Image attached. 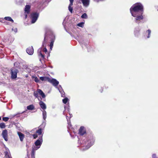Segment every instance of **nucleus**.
Masks as SVG:
<instances>
[{"label": "nucleus", "mask_w": 158, "mask_h": 158, "mask_svg": "<svg viewBox=\"0 0 158 158\" xmlns=\"http://www.w3.org/2000/svg\"><path fill=\"white\" fill-rule=\"evenodd\" d=\"M49 39L51 42L49 45L50 49L52 50L53 45L54 42L55 40V36L52 31L50 29H48L46 32L44 39V41L43 42L42 46L44 48H39L38 50V52L39 56H41L42 58H44V55L43 54V52L46 54H47V56H49V54L47 52V50L46 48V43Z\"/></svg>", "instance_id": "f257e3e1"}, {"label": "nucleus", "mask_w": 158, "mask_h": 158, "mask_svg": "<svg viewBox=\"0 0 158 158\" xmlns=\"http://www.w3.org/2000/svg\"><path fill=\"white\" fill-rule=\"evenodd\" d=\"M143 6L140 3L134 4L130 9L131 15L135 18V22L138 24L141 22V20L143 19Z\"/></svg>", "instance_id": "f03ea898"}, {"label": "nucleus", "mask_w": 158, "mask_h": 158, "mask_svg": "<svg viewBox=\"0 0 158 158\" xmlns=\"http://www.w3.org/2000/svg\"><path fill=\"white\" fill-rule=\"evenodd\" d=\"M83 139V140L82 142V144H84V146H85V147H84L82 148L83 150L89 149L94 144L95 141L94 138L91 134Z\"/></svg>", "instance_id": "7ed1b4c3"}, {"label": "nucleus", "mask_w": 158, "mask_h": 158, "mask_svg": "<svg viewBox=\"0 0 158 158\" xmlns=\"http://www.w3.org/2000/svg\"><path fill=\"white\" fill-rule=\"evenodd\" d=\"M43 142L42 136H41L35 143V145H33L31 150V156L32 157L34 158L35 152L40 147Z\"/></svg>", "instance_id": "20e7f679"}, {"label": "nucleus", "mask_w": 158, "mask_h": 158, "mask_svg": "<svg viewBox=\"0 0 158 158\" xmlns=\"http://www.w3.org/2000/svg\"><path fill=\"white\" fill-rule=\"evenodd\" d=\"M39 16V14L37 12H34L31 14L30 18L31 19V23H34L37 20Z\"/></svg>", "instance_id": "39448f33"}, {"label": "nucleus", "mask_w": 158, "mask_h": 158, "mask_svg": "<svg viewBox=\"0 0 158 158\" xmlns=\"http://www.w3.org/2000/svg\"><path fill=\"white\" fill-rule=\"evenodd\" d=\"M11 78L12 79H15L17 77V74L18 72V69L15 68H12L10 69Z\"/></svg>", "instance_id": "423d86ee"}, {"label": "nucleus", "mask_w": 158, "mask_h": 158, "mask_svg": "<svg viewBox=\"0 0 158 158\" xmlns=\"http://www.w3.org/2000/svg\"><path fill=\"white\" fill-rule=\"evenodd\" d=\"M48 82L52 84V85L55 87L57 86L59 84V82L54 78L51 79L49 78Z\"/></svg>", "instance_id": "0eeeda50"}, {"label": "nucleus", "mask_w": 158, "mask_h": 158, "mask_svg": "<svg viewBox=\"0 0 158 158\" xmlns=\"http://www.w3.org/2000/svg\"><path fill=\"white\" fill-rule=\"evenodd\" d=\"M2 135L3 138L4 139V140L7 141L8 140V132L6 130L3 131L2 134Z\"/></svg>", "instance_id": "6e6552de"}, {"label": "nucleus", "mask_w": 158, "mask_h": 158, "mask_svg": "<svg viewBox=\"0 0 158 158\" xmlns=\"http://www.w3.org/2000/svg\"><path fill=\"white\" fill-rule=\"evenodd\" d=\"M83 6L85 7H88L89 5L90 0H81Z\"/></svg>", "instance_id": "1a4fd4ad"}, {"label": "nucleus", "mask_w": 158, "mask_h": 158, "mask_svg": "<svg viewBox=\"0 0 158 158\" xmlns=\"http://www.w3.org/2000/svg\"><path fill=\"white\" fill-rule=\"evenodd\" d=\"M27 52L30 55H32L34 52V50L32 46L26 49Z\"/></svg>", "instance_id": "9d476101"}, {"label": "nucleus", "mask_w": 158, "mask_h": 158, "mask_svg": "<svg viewBox=\"0 0 158 158\" xmlns=\"http://www.w3.org/2000/svg\"><path fill=\"white\" fill-rule=\"evenodd\" d=\"M79 133L81 135H83L86 134V131L83 127H81L79 131Z\"/></svg>", "instance_id": "9b49d317"}, {"label": "nucleus", "mask_w": 158, "mask_h": 158, "mask_svg": "<svg viewBox=\"0 0 158 158\" xmlns=\"http://www.w3.org/2000/svg\"><path fill=\"white\" fill-rule=\"evenodd\" d=\"M140 29L139 27H137L135 29L134 31V35L135 36H138L139 34Z\"/></svg>", "instance_id": "f8f14e48"}, {"label": "nucleus", "mask_w": 158, "mask_h": 158, "mask_svg": "<svg viewBox=\"0 0 158 158\" xmlns=\"http://www.w3.org/2000/svg\"><path fill=\"white\" fill-rule=\"evenodd\" d=\"M39 104L41 109L43 110H44L46 108V104L43 102L40 101L39 102Z\"/></svg>", "instance_id": "ddd939ff"}, {"label": "nucleus", "mask_w": 158, "mask_h": 158, "mask_svg": "<svg viewBox=\"0 0 158 158\" xmlns=\"http://www.w3.org/2000/svg\"><path fill=\"white\" fill-rule=\"evenodd\" d=\"M31 6L29 5H26L24 11L25 14H28L30 12Z\"/></svg>", "instance_id": "4468645a"}, {"label": "nucleus", "mask_w": 158, "mask_h": 158, "mask_svg": "<svg viewBox=\"0 0 158 158\" xmlns=\"http://www.w3.org/2000/svg\"><path fill=\"white\" fill-rule=\"evenodd\" d=\"M17 134L19 136L20 141L21 142L23 141L24 138V135L20 132H18Z\"/></svg>", "instance_id": "2eb2a0df"}, {"label": "nucleus", "mask_w": 158, "mask_h": 158, "mask_svg": "<svg viewBox=\"0 0 158 158\" xmlns=\"http://www.w3.org/2000/svg\"><path fill=\"white\" fill-rule=\"evenodd\" d=\"M37 91L39 94L41 96L42 98H44L45 97V95L44 94L41 89H37Z\"/></svg>", "instance_id": "dca6fc26"}, {"label": "nucleus", "mask_w": 158, "mask_h": 158, "mask_svg": "<svg viewBox=\"0 0 158 158\" xmlns=\"http://www.w3.org/2000/svg\"><path fill=\"white\" fill-rule=\"evenodd\" d=\"M50 78L47 77H40V79L42 81H48Z\"/></svg>", "instance_id": "f3484780"}, {"label": "nucleus", "mask_w": 158, "mask_h": 158, "mask_svg": "<svg viewBox=\"0 0 158 158\" xmlns=\"http://www.w3.org/2000/svg\"><path fill=\"white\" fill-rule=\"evenodd\" d=\"M43 119L45 120L47 117V113L46 111L44 110L43 111Z\"/></svg>", "instance_id": "a211bd4d"}, {"label": "nucleus", "mask_w": 158, "mask_h": 158, "mask_svg": "<svg viewBox=\"0 0 158 158\" xmlns=\"http://www.w3.org/2000/svg\"><path fill=\"white\" fill-rule=\"evenodd\" d=\"M4 19L6 20L11 21L12 23L14 22L13 20L10 17H6L4 18Z\"/></svg>", "instance_id": "6ab92c4d"}, {"label": "nucleus", "mask_w": 158, "mask_h": 158, "mask_svg": "<svg viewBox=\"0 0 158 158\" xmlns=\"http://www.w3.org/2000/svg\"><path fill=\"white\" fill-rule=\"evenodd\" d=\"M5 157L6 158H12L10 155L7 152H5Z\"/></svg>", "instance_id": "aec40b11"}, {"label": "nucleus", "mask_w": 158, "mask_h": 158, "mask_svg": "<svg viewBox=\"0 0 158 158\" xmlns=\"http://www.w3.org/2000/svg\"><path fill=\"white\" fill-rule=\"evenodd\" d=\"M34 108V106L33 105H31L27 107V109L28 110H32Z\"/></svg>", "instance_id": "412c9836"}, {"label": "nucleus", "mask_w": 158, "mask_h": 158, "mask_svg": "<svg viewBox=\"0 0 158 158\" xmlns=\"http://www.w3.org/2000/svg\"><path fill=\"white\" fill-rule=\"evenodd\" d=\"M151 32V30L150 29H148L146 33L148 34V36H147V38H149L150 37Z\"/></svg>", "instance_id": "4be33fe9"}, {"label": "nucleus", "mask_w": 158, "mask_h": 158, "mask_svg": "<svg viewBox=\"0 0 158 158\" xmlns=\"http://www.w3.org/2000/svg\"><path fill=\"white\" fill-rule=\"evenodd\" d=\"M81 18L83 19H86L88 18V16L87 15L86 13H84L81 16Z\"/></svg>", "instance_id": "5701e85b"}, {"label": "nucleus", "mask_w": 158, "mask_h": 158, "mask_svg": "<svg viewBox=\"0 0 158 158\" xmlns=\"http://www.w3.org/2000/svg\"><path fill=\"white\" fill-rule=\"evenodd\" d=\"M36 133L38 134L39 135H40L42 134V129L41 128L39 129L36 131Z\"/></svg>", "instance_id": "b1692460"}, {"label": "nucleus", "mask_w": 158, "mask_h": 158, "mask_svg": "<svg viewBox=\"0 0 158 158\" xmlns=\"http://www.w3.org/2000/svg\"><path fill=\"white\" fill-rule=\"evenodd\" d=\"M67 20H68V19H67L66 18H65V19H64L63 22V23H62V24H63V25L64 26V27L65 28V24H66V22L67 21Z\"/></svg>", "instance_id": "393cba45"}, {"label": "nucleus", "mask_w": 158, "mask_h": 158, "mask_svg": "<svg viewBox=\"0 0 158 158\" xmlns=\"http://www.w3.org/2000/svg\"><path fill=\"white\" fill-rule=\"evenodd\" d=\"M69 100L67 98H65L63 99V103L66 104Z\"/></svg>", "instance_id": "a878e982"}, {"label": "nucleus", "mask_w": 158, "mask_h": 158, "mask_svg": "<svg viewBox=\"0 0 158 158\" xmlns=\"http://www.w3.org/2000/svg\"><path fill=\"white\" fill-rule=\"evenodd\" d=\"M33 78L34 79V81L36 83H38L39 82V80L38 78L36 77H33Z\"/></svg>", "instance_id": "bb28decb"}, {"label": "nucleus", "mask_w": 158, "mask_h": 158, "mask_svg": "<svg viewBox=\"0 0 158 158\" xmlns=\"http://www.w3.org/2000/svg\"><path fill=\"white\" fill-rule=\"evenodd\" d=\"M84 23L81 22V23H78L77 24V25L79 27H82L84 26Z\"/></svg>", "instance_id": "cd10ccee"}, {"label": "nucleus", "mask_w": 158, "mask_h": 158, "mask_svg": "<svg viewBox=\"0 0 158 158\" xmlns=\"http://www.w3.org/2000/svg\"><path fill=\"white\" fill-rule=\"evenodd\" d=\"M5 127V125L4 123H0V127L2 128H4Z\"/></svg>", "instance_id": "c85d7f7f"}, {"label": "nucleus", "mask_w": 158, "mask_h": 158, "mask_svg": "<svg viewBox=\"0 0 158 158\" xmlns=\"http://www.w3.org/2000/svg\"><path fill=\"white\" fill-rule=\"evenodd\" d=\"M56 87L57 88L60 93H61V91L63 90L61 86L60 85H59L58 87H57V86Z\"/></svg>", "instance_id": "c756f323"}, {"label": "nucleus", "mask_w": 158, "mask_h": 158, "mask_svg": "<svg viewBox=\"0 0 158 158\" xmlns=\"http://www.w3.org/2000/svg\"><path fill=\"white\" fill-rule=\"evenodd\" d=\"M71 6V5H69L68 7V9L70 12L71 13H72L73 12V8Z\"/></svg>", "instance_id": "7c9ffc66"}, {"label": "nucleus", "mask_w": 158, "mask_h": 158, "mask_svg": "<svg viewBox=\"0 0 158 158\" xmlns=\"http://www.w3.org/2000/svg\"><path fill=\"white\" fill-rule=\"evenodd\" d=\"M38 93L37 92V91L36 92H34V95L36 98L38 97Z\"/></svg>", "instance_id": "2f4dec72"}, {"label": "nucleus", "mask_w": 158, "mask_h": 158, "mask_svg": "<svg viewBox=\"0 0 158 158\" xmlns=\"http://www.w3.org/2000/svg\"><path fill=\"white\" fill-rule=\"evenodd\" d=\"M9 119V118L7 117H3L2 118V120L5 122H7L8 121Z\"/></svg>", "instance_id": "473e14b6"}, {"label": "nucleus", "mask_w": 158, "mask_h": 158, "mask_svg": "<svg viewBox=\"0 0 158 158\" xmlns=\"http://www.w3.org/2000/svg\"><path fill=\"white\" fill-rule=\"evenodd\" d=\"M61 94V96L62 97H64L65 96V93L62 90V91H61V93H60Z\"/></svg>", "instance_id": "72a5a7b5"}, {"label": "nucleus", "mask_w": 158, "mask_h": 158, "mask_svg": "<svg viewBox=\"0 0 158 158\" xmlns=\"http://www.w3.org/2000/svg\"><path fill=\"white\" fill-rule=\"evenodd\" d=\"M12 31H14L15 33H16L17 31V29L16 28H12Z\"/></svg>", "instance_id": "f704fd0d"}, {"label": "nucleus", "mask_w": 158, "mask_h": 158, "mask_svg": "<svg viewBox=\"0 0 158 158\" xmlns=\"http://www.w3.org/2000/svg\"><path fill=\"white\" fill-rule=\"evenodd\" d=\"M152 158H158L156 154H153L152 155Z\"/></svg>", "instance_id": "c9c22d12"}, {"label": "nucleus", "mask_w": 158, "mask_h": 158, "mask_svg": "<svg viewBox=\"0 0 158 158\" xmlns=\"http://www.w3.org/2000/svg\"><path fill=\"white\" fill-rule=\"evenodd\" d=\"M64 109L65 110H67L68 111H69V105H68V107L65 106L64 107Z\"/></svg>", "instance_id": "e433bc0d"}, {"label": "nucleus", "mask_w": 158, "mask_h": 158, "mask_svg": "<svg viewBox=\"0 0 158 158\" xmlns=\"http://www.w3.org/2000/svg\"><path fill=\"white\" fill-rule=\"evenodd\" d=\"M33 136L34 139H36L38 137V135L36 134H35L33 135Z\"/></svg>", "instance_id": "4c0bfd02"}, {"label": "nucleus", "mask_w": 158, "mask_h": 158, "mask_svg": "<svg viewBox=\"0 0 158 158\" xmlns=\"http://www.w3.org/2000/svg\"><path fill=\"white\" fill-rule=\"evenodd\" d=\"M73 1L74 0H69L70 3L69 5L71 6L73 5Z\"/></svg>", "instance_id": "58836bf2"}, {"label": "nucleus", "mask_w": 158, "mask_h": 158, "mask_svg": "<svg viewBox=\"0 0 158 158\" xmlns=\"http://www.w3.org/2000/svg\"><path fill=\"white\" fill-rule=\"evenodd\" d=\"M0 22H1L2 23H4V19H0Z\"/></svg>", "instance_id": "ea45409f"}, {"label": "nucleus", "mask_w": 158, "mask_h": 158, "mask_svg": "<svg viewBox=\"0 0 158 158\" xmlns=\"http://www.w3.org/2000/svg\"><path fill=\"white\" fill-rule=\"evenodd\" d=\"M17 63L16 62L14 63V66H16V67H17Z\"/></svg>", "instance_id": "a19ab883"}, {"label": "nucleus", "mask_w": 158, "mask_h": 158, "mask_svg": "<svg viewBox=\"0 0 158 158\" xmlns=\"http://www.w3.org/2000/svg\"><path fill=\"white\" fill-rule=\"evenodd\" d=\"M71 125H69V124H68V128L69 129H70L71 128Z\"/></svg>", "instance_id": "79ce46f5"}, {"label": "nucleus", "mask_w": 158, "mask_h": 158, "mask_svg": "<svg viewBox=\"0 0 158 158\" xmlns=\"http://www.w3.org/2000/svg\"><path fill=\"white\" fill-rule=\"evenodd\" d=\"M27 14H25V19L27 18Z\"/></svg>", "instance_id": "37998d69"}, {"label": "nucleus", "mask_w": 158, "mask_h": 158, "mask_svg": "<svg viewBox=\"0 0 158 158\" xmlns=\"http://www.w3.org/2000/svg\"><path fill=\"white\" fill-rule=\"evenodd\" d=\"M79 42H80V44L82 45V47L83 48V45H82L83 44L81 42L79 41Z\"/></svg>", "instance_id": "c03bdc74"}, {"label": "nucleus", "mask_w": 158, "mask_h": 158, "mask_svg": "<svg viewBox=\"0 0 158 158\" xmlns=\"http://www.w3.org/2000/svg\"><path fill=\"white\" fill-rule=\"evenodd\" d=\"M84 45L85 46V47L87 48V45H86V44H85V43L84 44Z\"/></svg>", "instance_id": "a18cd8bd"}, {"label": "nucleus", "mask_w": 158, "mask_h": 158, "mask_svg": "<svg viewBox=\"0 0 158 158\" xmlns=\"http://www.w3.org/2000/svg\"><path fill=\"white\" fill-rule=\"evenodd\" d=\"M67 117H68V116H66V118L67 119H68ZM68 120V123L69 124V121H68V120Z\"/></svg>", "instance_id": "49530a36"}, {"label": "nucleus", "mask_w": 158, "mask_h": 158, "mask_svg": "<svg viewBox=\"0 0 158 158\" xmlns=\"http://www.w3.org/2000/svg\"><path fill=\"white\" fill-rule=\"evenodd\" d=\"M16 115H14L13 116V117H15V116H16Z\"/></svg>", "instance_id": "de8ad7c7"}, {"label": "nucleus", "mask_w": 158, "mask_h": 158, "mask_svg": "<svg viewBox=\"0 0 158 158\" xmlns=\"http://www.w3.org/2000/svg\"><path fill=\"white\" fill-rule=\"evenodd\" d=\"M70 117H72V115L71 114H70Z\"/></svg>", "instance_id": "09e8293b"}, {"label": "nucleus", "mask_w": 158, "mask_h": 158, "mask_svg": "<svg viewBox=\"0 0 158 158\" xmlns=\"http://www.w3.org/2000/svg\"><path fill=\"white\" fill-rule=\"evenodd\" d=\"M1 117H0V120H1Z\"/></svg>", "instance_id": "8fccbe9b"}]
</instances>
